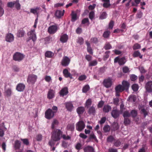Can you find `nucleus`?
Returning a JSON list of instances; mask_svg holds the SVG:
<instances>
[{"instance_id": "obj_1", "label": "nucleus", "mask_w": 152, "mask_h": 152, "mask_svg": "<svg viewBox=\"0 0 152 152\" xmlns=\"http://www.w3.org/2000/svg\"><path fill=\"white\" fill-rule=\"evenodd\" d=\"M62 133V132L60 129H54L51 132V138L55 141H58L61 139Z\"/></svg>"}, {"instance_id": "obj_2", "label": "nucleus", "mask_w": 152, "mask_h": 152, "mask_svg": "<svg viewBox=\"0 0 152 152\" xmlns=\"http://www.w3.org/2000/svg\"><path fill=\"white\" fill-rule=\"evenodd\" d=\"M27 35L29 36V37L27 39V42L29 41L31 39L34 42L36 41L37 38L34 29L31 30L28 32Z\"/></svg>"}, {"instance_id": "obj_3", "label": "nucleus", "mask_w": 152, "mask_h": 152, "mask_svg": "<svg viewBox=\"0 0 152 152\" xmlns=\"http://www.w3.org/2000/svg\"><path fill=\"white\" fill-rule=\"evenodd\" d=\"M25 57V55L20 53L16 52L13 56V60L16 61L20 62L22 61Z\"/></svg>"}, {"instance_id": "obj_4", "label": "nucleus", "mask_w": 152, "mask_h": 152, "mask_svg": "<svg viewBox=\"0 0 152 152\" xmlns=\"http://www.w3.org/2000/svg\"><path fill=\"white\" fill-rule=\"evenodd\" d=\"M37 76L34 74H31L28 75L27 78V82L29 84H34L36 81Z\"/></svg>"}, {"instance_id": "obj_5", "label": "nucleus", "mask_w": 152, "mask_h": 152, "mask_svg": "<svg viewBox=\"0 0 152 152\" xmlns=\"http://www.w3.org/2000/svg\"><path fill=\"white\" fill-rule=\"evenodd\" d=\"M85 127L84 122L82 120H80L76 124V129L79 131H81Z\"/></svg>"}, {"instance_id": "obj_6", "label": "nucleus", "mask_w": 152, "mask_h": 152, "mask_svg": "<svg viewBox=\"0 0 152 152\" xmlns=\"http://www.w3.org/2000/svg\"><path fill=\"white\" fill-rule=\"evenodd\" d=\"M126 61V60L125 57L120 58L119 56H118L115 58L114 59V63L118 62L120 66L124 64Z\"/></svg>"}, {"instance_id": "obj_7", "label": "nucleus", "mask_w": 152, "mask_h": 152, "mask_svg": "<svg viewBox=\"0 0 152 152\" xmlns=\"http://www.w3.org/2000/svg\"><path fill=\"white\" fill-rule=\"evenodd\" d=\"M54 114L52 110L48 109L45 112V117L48 119H50L54 117Z\"/></svg>"}, {"instance_id": "obj_8", "label": "nucleus", "mask_w": 152, "mask_h": 152, "mask_svg": "<svg viewBox=\"0 0 152 152\" xmlns=\"http://www.w3.org/2000/svg\"><path fill=\"white\" fill-rule=\"evenodd\" d=\"M58 29L57 25L55 24L50 26L48 30V33L50 34H54L56 32Z\"/></svg>"}, {"instance_id": "obj_9", "label": "nucleus", "mask_w": 152, "mask_h": 152, "mask_svg": "<svg viewBox=\"0 0 152 152\" xmlns=\"http://www.w3.org/2000/svg\"><path fill=\"white\" fill-rule=\"evenodd\" d=\"M70 59L67 56H64L61 60V65L64 66L68 65L70 61Z\"/></svg>"}, {"instance_id": "obj_10", "label": "nucleus", "mask_w": 152, "mask_h": 152, "mask_svg": "<svg viewBox=\"0 0 152 152\" xmlns=\"http://www.w3.org/2000/svg\"><path fill=\"white\" fill-rule=\"evenodd\" d=\"M115 95L116 96H120V93L124 91L122 85H118L115 88Z\"/></svg>"}, {"instance_id": "obj_11", "label": "nucleus", "mask_w": 152, "mask_h": 152, "mask_svg": "<svg viewBox=\"0 0 152 152\" xmlns=\"http://www.w3.org/2000/svg\"><path fill=\"white\" fill-rule=\"evenodd\" d=\"M42 11V10L40 7H37L35 8L31 9L30 12L31 13L34 15H36L37 16H38L39 13Z\"/></svg>"}, {"instance_id": "obj_12", "label": "nucleus", "mask_w": 152, "mask_h": 152, "mask_svg": "<svg viewBox=\"0 0 152 152\" xmlns=\"http://www.w3.org/2000/svg\"><path fill=\"white\" fill-rule=\"evenodd\" d=\"M103 84L104 86L107 88L110 87L112 85V80L110 78H108L104 79Z\"/></svg>"}, {"instance_id": "obj_13", "label": "nucleus", "mask_w": 152, "mask_h": 152, "mask_svg": "<svg viewBox=\"0 0 152 152\" xmlns=\"http://www.w3.org/2000/svg\"><path fill=\"white\" fill-rule=\"evenodd\" d=\"M146 90L149 93L152 92V81H148L145 85Z\"/></svg>"}, {"instance_id": "obj_14", "label": "nucleus", "mask_w": 152, "mask_h": 152, "mask_svg": "<svg viewBox=\"0 0 152 152\" xmlns=\"http://www.w3.org/2000/svg\"><path fill=\"white\" fill-rule=\"evenodd\" d=\"M25 85L23 83H19L17 85L16 90L19 92H23L25 89Z\"/></svg>"}, {"instance_id": "obj_15", "label": "nucleus", "mask_w": 152, "mask_h": 152, "mask_svg": "<svg viewBox=\"0 0 152 152\" xmlns=\"http://www.w3.org/2000/svg\"><path fill=\"white\" fill-rule=\"evenodd\" d=\"M111 115L114 118H116L120 115L119 111L116 109H113L111 112Z\"/></svg>"}, {"instance_id": "obj_16", "label": "nucleus", "mask_w": 152, "mask_h": 152, "mask_svg": "<svg viewBox=\"0 0 152 152\" xmlns=\"http://www.w3.org/2000/svg\"><path fill=\"white\" fill-rule=\"evenodd\" d=\"M88 108V113L89 115H94L96 114V111L95 107L93 105Z\"/></svg>"}, {"instance_id": "obj_17", "label": "nucleus", "mask_w": 152, "mask_h": 152, "mask_svg": "<svg viewBox=\"0 0 152 152\" xmlns=\"http://www.w3.org/2000/svg\"><path fill=\"white\" fill-rule=\"evenodd\" d=\"M69 93L68 88L66 87L63 88L59 92L61 96H64L67 95Z\"/></svg>"}, {"instance_id": "obj_18", "label": "nucleus", "mask_w": 152, "mask_h": 152, "mask_svg": "<svg viewBox=\"0 0 152 152\" xmlns=\"http://www.w3.org/2000/svg\"><path fill=\"white\" fill-rule=\"evenodd\" d=\"M63 74L65 77H69L70 79L72 78V75L69 72L67 69H65L63 70Z\"/></svg>"}, {"instance_id": "obj_19", "label": "nucleus", "mask_w": 152, "mask_h": 152, "mask_svg": "<svg viewBox=\"0 0 152 152\" xmlns=\"http://www.w3.org/2000/svg\"><path fill=\"white\" fill-rule=\"evenodd\" d=\"M13 35L11 33L7 34L6 36V40L7 41L11 42L14 40Z\"/></svg>"}, {"instance_id": "obj_20", "label": "nucleus", "mask_w": 152, "mask_h": 152, "mask_svg": "<svg viewBox=\"0 0 152 152\" xmlns=\"http://www.w3.org/2000/svg\"><path fill=\"white\" fill-rule=\"evenodd\" d=\"M25 34V32L22 28H20L18 30L16 35L18 37H23Z\"/></svg>"}, {"instance_id": "obj_21", "label": "nucleus", "mask_w": 152, "mask_h": 152, "mask_svg": "<svg viewBox=\"0 0 152 152\" xmlns=\"http://www.w3.org/2000/svg\"><path fill=\"white\" fill-rule=\"evenodd\" d=\"M55 92L52 89H50L48 91L47 94V98L49 99H51L55 96Z\"/></svg>"}, {"instance_id": "obj_22", "label": "nucleus", "mask_w": 152, "mask_h": 152, "mask_svg": "<svg viewBox=\"0 0 152 152\" xmlns=\"http://www.w3.org/2000/svg\"><path fill=\"white\" fill-rule=\"evenodd\" d=\"M65 105L66 109L68 111L71 112L72 110L73 106L72 103L70 102H66L65 103Z\"/></svg>"}, {"instance_id": "obj_23", "label": "nucleus", "mask_w": 152, "mask_h": 152, "mask_svg": "<svg viewBox=\"0 0 152 152\" xmlns=\"http://www.w3.org/2000/svg\"><path fill=\"white\" fill-rule=\"evenodd\" d=\"M21 145V142L18 140H16L14 143V147L15 150L20 149Z\"/></svg>"}, {"instance_id": "obj_24", "label": "nucleus", "mask_w": 152, "mask_h": 152, "mask_svg": "<svg viewBox=\"0 0 152 152\" xmlns=\"http://www.w3.org/2000/svg\"><path fill=\"white\" fill-rule=\"evenodd\" d=\"M64 10H63L62 12L61 10H57L56 11L55 15L57 17L59 18L64 15Z\"/></svg>"}, {"instance_id": "obj_25", "label": "nucleus", "mask_w": 152, "mask_h": 152, "mask_svg": "<svg viewBox=\"0 0 152 152\" xmlns=\"http://www.w3.org/2000/svg\"><path fill=\"white\" fill-rule=\"evenodd\" d=\"M68 39V37L66 34H64L62 35L60 38V41L62 43L66 42Z\"/></svg>"}, {"instance_id": "obj_26", "label": "nucleus", "mask_w": 152, "mask_h": 152, "mask_svg": "<svg viewBox=\"0 0 152 152\" xmlns=\"http://www.w3.org/2000/svg\"><path fill=\"white\" fill-rule=\"evenodd\" d=\"M85 152H94V149L92 146H87L84 148Z\"/></svg>"}, {"instance_id": "obj_27", "label": "nucleus", "mask_w": 152, "mask_h": 152, "mask_svg": "<svg viewBox=\"0 0 152 152\" xmlns=\"http://www.w3.org/2000/svg\"><path fill=\"white\" fill-rule=\"evenodd\" d=\"M122 87L124 90H127L129 86V82L126 81H123L122 82Z\"/></svg>"}, {"instance_id": "obj_28", "label": "nucleus", "mask_w": 152, "mask_h": 152, "mask_svg": "<svg viewBox=\"0 0 152 152\" xmlns=\"http://www.w3.org/2000/svg\"><path fill=\"white\" fill-rule=\"evenodd\" d=\"M85 110V108L83 107H78L76 110L77 113L79 115L83 114Z\"/></svg>"}, {"instance_id": "obj_29", "label": "nucleus", "mask_w": 152, "mask_h": 152, "mask_svg": "<svg viewBox=\"0 0 152 152\" xmlns=\"http://www.w3.org/2000/svg\"><path fill=\"white\" fill-rule=\"evenodd\" d=\"M12 92L11 89L8 88L5 90L4 92V95L7 97H10L12 95Z\"/></svg>"}, {"instance_id": "obj_30", "label": "nucleus", "mask_w": 152, "mask_h": 152, "mask_svg": "<svg viewBox=\"0 0 152 152\" xmlns=\"http://www.w3.org/2000/svg\"><path fill=\"white\" fill-rule=\"evenodd\" d=\"M111 109V107L108 105H105L103 108V111L106 113H108Z\"/></svg>"}, {"instance_id": "obj_31", "label": "nucleus", "mask_w": 152, "mask_h": 152, "mask_svg": "<svg viewBox=\"0 0 152 152\" xmlns=\"http://www.w3.org/2000/svg\"><path fill=\"white\" fill-rule=\"evenodd\" d=\"M136 99V97L135 95H131L128 98L127 101L131 102H134L135 101Z\"/></svg>"}, {"instance_id": "obj_32", "label": "nucleus", "mask_w": 152, "mask_h": 152, "mask_svg": "<svg viewBox=\"0 0 152 152\" xmlns=\"http://www.w3.org/2000/svg\"><path fill=\"white\" fill-rule=\"evenodd\" d=\"M132 56L134 58L139 57L141 59H142V55H141L139 51H134L133 53Z\"/></svg>"}, {"instance_id": "obj_33", "label": "nucleus", "mask_w": 152, "mask_h": 152, "mask_svg": "<svg viewBox=\"0 0 152 152\" xmlns=\"http://www.w3.org/2000/svg\"><path fill=\"white\" fill-rule=\"evenodd\" d=\"M54 53L51 51H47L45 54V56L46 57L48 58H51L53 56Z\"/></svg>"}, {"instance_id": "obj_34", "label": "nucleus", "mask_w": 152, "mask_h": 152, "mask_svg": "<svg viewBox=\"0 0 152 152\" xmlns=\"http://www.w3.org/2000/svg\"><path fill=\"white\" fill-rule=\"evenodd\" d=\"M72 16L71 21L72 22H74L76 21L77 19V13L74 11H72L71 14Z\"/></svg>"}, {"instance_id": "obj_35", "label": "nucleus", "mask_w": 152, "mask_h": 152, "mask_svg": "<svg viewBox=\"0 0 152 152\" xmlns=\"http://www.w3.org/2000/svg\"><path fill=\"white\" fill-rule=\"evenodd\" d=\"M21 140L23 144L26 146H28L29 145V142L27 138L20 139Z\"/></svg>"}, {"instance_id": "obj_36", "label": "nucleus", "mask_w": 152, "mask_h": 152, "mask_svg": "<svg viewBox=\"0 0 152 152\" xmlns=\"http://www.w3.org/2000/svg\"><path fill=\"white\" fill-rule=\"evenodd\" d=\"M74 129L75 126L74 124H69L67 126V129L68 130L73 131H74Z\"/></svg>"}, {"instance_id": "obj_37", "label": "nucleus", "mask_w": 152, "mask_h": 152, "mask_svg": "<svg viewBox=\"0 0 152 152\" xmlns=\"http://www.w3.org/2000/svg\"><path fill=\"white\" fill-rule=\"evenodd\" d=\"M92 103V100L91 99H87L85 104V106L87 108H88L89 106Z\"/></svg>"}, {"instance_id": "obj_38", "label": "nucleus", "mask_w": 152, "mask_h": 152, "mask_svg": "<svg viewBox=\"0 0 152 152\" xmlns=\"http://www.w3.org/2000/svg\"><path fill=\"white\" fill-rule=\"evenodd\" d=\"M107 14L105 12H102L99 17V19L103 20L105 19L107 16Z\"/></svg>"}, {"instance_id": "obj_39", "label": "nucleus", "mask_w": 152, "mask_h": 152, "mask_svg": "<svg viewBox=\"0 0 152 152\" xmlns=\"http://www.w3.org/2000/svg\"><path fill=\"white\" fill-rule=\"evenodd\" d=\"M147 109H145L144 108L142 107L141 109V113L144 114L145 117H146L148 114V112Z\"/></svg>"}, {"instance_id": "obj_40", "label": "nucleus", "mask_w": 152, "mask_h": 152, "mask_svg": "<svg viewBox=\"0 0 152 152\" xmlns=\"http://www.w3.org/2000/svg\"><path fill=\"white\" fill-rule=\"evenodd\" d=\"M58 124V121L56 119H54L52 123L51 128L52 129H54L55 128L56 126Z\"/></svg>"}, {"instance_id": "obj_41", "label": "nucleus", "mask_w": 152, "mask_h": 152, "mask_svg": "<svg viewBox=\"0 0 152 152\" xmlns=\"http://www.w3.org/2000/svg\"><path fill=\"white\" fill-rule=\"evenodd\" d=\"M57 141H55L51 137V139L48 142V144L51 147H52L55 145L56 142Z\"/></svg>"}, {"instance_id": "obj_42", "label": "nucleus", "mask_w": 152, "mask_h": 152, "mask_svg": "<svg viewBox=\"0 0 152 152\" xmlns=\"http://www.w3.org/2000/svg\"><path fill=\"white\" fill-rule=\"evenodd\" d=\"M110 32L109 31H107L104 32L103 34V37L106 38H107L110 36Z\"/></svg>"}, {"instance_id": "obj_43", "label": "nucleus", "mask_w": 152, "mask_h": 152, "mask_svg": "<svg viewBox=\"0 0 152 152\" xmlns=\"http://www.w3.org/2000/svg\"><path fill=\"white\" fill-rule=\"evenodd\" d=\"M112 48V45L109 42H107L104 47V48L105 50H108L111 49Z\"/></svg>"}, {"instance_id": "obj_44", "label": "nucleus", "mask_w": 152, "mask_h": 152, "mask_svg": "<svg viewBox=\"0 0 152 152\" xmlns=\"http://www.w3.org/2000/svg\"><path fill=\"white\" fill-rule=\"evenodd\" d=\"M90 87L88 85H86L84 86L82 89V91L83 93H86L89 89Z\"/></svg>"}, {"instance_id": "obj_45", "label": "nucleus", "mask_w": 152, "mask_h": 152, "mask_svg": "<svg viewBox=\"0 0 152 152\" xmlns=\"http://www.w3.org/2000/svg\"><path fill=\"white\" fill-rule=\"evenodd\" d=\"M121 141L119 140H115V142L114 143V145L116 147H118L121 145Z\"/></svg>"}, {"instance_id": "obj_46", "label": "nucleus", "mask_w": 152, "mask_h": 152, "mask_svg": "<svg viewBox=\"0 0 152 152\" xmlns=\"http://www.w3.org/2000/svg\"><path fill=\"white\" fill-rule=\"evenodd\" d=\"M107 140L108 142H112L115 140V139L113 136L110 135L107 137Z\"/></svg>"}, {"instance_id": "obj_47", "label": "nucleus", "mask_w": 152, "mask_h": 152, "mask_svg": "<svg viewBox=\"0 0 152 152\" xmlns=\"http://www.w3.org/2000/svg\"><path fill=\"white\" fill-rule=\"evenodd\" d=\"M130 114L132 117L135 118L137 115V111L135 110H132Z\"/></svg>"}, {"instance_id": "obj_48", "label": "nucleus", "mask_w": 152, "mask_h": 152, "mask_svg": "<svg viewBox=\"0 0 152 152\" xmlns=\"http://www.w3.org/2000/svg\"><path fill=\"white\" fill-rule=\"evenodd\" d=\"M97 64V62L96 60H94L91 61L89 63V66H94L96 65Z\"/></svg>"}, {"instance_id": "obj_49", "label": "nucleus", "mask_w": 152, "mask_h": 152, "mask_svg": "<svg viewBox=\"0 0 152 152\" xmlns=\"http://www.w3.org/2000/svg\"><path fill=\"white\" fill-rule=\"evenodd\" d=\"M123 116L124 118L126 117H129L131 116L130 113L128 111H126L124 112Z\"/></svg>"}, {"instance_id": "obj_50", "label": "nucleus", "mask_w": 152, "mask_h": 152, "mask_svg": "<svg viewBox=\"0 0 152 152\" xmlns=\"http://www.w3.org/2000/svg\"><path fill=\"white\" fill-rule=\"evenodd\" d=\"M103 130L105 132H107L110 131V127L108 125L105 126L103 129Z\"/></svg>"}, {"instance_id": "obj_51", "label": "nucleus", "mask_w": 152, "mask_h": 152, "mask_svg": "<svg viewBox=\"0 0 152 152\" xmlns=\"http://www.w3.org/2000/svg\"><path fill=\"white\" fill-rule=\"evenodd\" d=\"M140 45L138 43L135 44L133 46V49L134 50L140 49Z\"/></svg>"}, {"instance_id": "obj_52", "label": "nucleus", "mask_w": 152, "mask_h": 152, "mask_svg": "<svg viewBox=\"0 0 152 152\" xmlns=\"http://www.w3.org/2000/svg\"><path fill=\"white\" fill-rule=\"evenodd\" d=\"M77 42L80 45H82L84 43V39L82 37H79L77 40Z\"/></svg>"}, {"instance_id": "obj_53", "label": "nucleus", "mask_w": 152, "mask_h": 152, "mask_svg": "<svg viewBox=\"0 0 152 152\" xmlns=\"http://www.w3.org/2000/svg\"><path fill=\"white\" fill-rule=\"evenodd\" d=\"M131 122V121L129 119L124 118V123L125 125L127 126Z\"/></svg>"}, {"instance_id": "obj_54", "label": "nucleus", "mask_w": 152, "mask_h": 152, "mask_svg": "<svg viewBox=\"0 0 152 152\" xmlns=\"http://www.w3.org/2000/svg\"><path fill=\"white\" fill-rule=\"evenodd\" d=\"M132 88L134 91H137L138 89V85L136 84H133L132 86Z\"/></svg>"}, {"instance_id": "obj_55", "label": "nucleus", "mask_w": 152, "mask_h": 152, "mask_svg": "<svg viewBox=\"0 0 152 152\" xmlns=\"http://www.w3.org/2000/svg\"><path fill=\"white\" fill-rule=\"evenodd\" d=\"M94 13L93 11L89 13V18L92 20L93 19H94Z\"/></svg>"}, {"instance_id": "obj_56", "label": "nucleus", "mask_w": 152, "mask_h": 152, "mask_svg": "<svg viewBox=\"0 0 152 152\" xmlns=\"http://www.w3.org/2000/svg\"><path fill=\"white\" fill-rule=\"evenodd\" d=\"M122 70L124 73H127L130 71L129 68L126 66L124 67L123 68Z\"/></svg>"}, {"instance_id": "obj_57", "label": "nucleus", "mask_w": 152, "mask_h": 152, "mask_svg": "<svg viewBox=\"0 0 152 152\" xmlns=\"http://www.w3.org/2000/svg\"><path fill=\"white\" fill-rule=\"evenodd\" d=\"M113 128L114 130H118L119 128L118 124L117 123H114L112 125Z\"/></svg>"}, {"instance_id": "obj_58", "label": "nucleus", "mask_w": 152, "mask_h": 152, "mask_svg": "<svg viewBox=\"0 0 152 152\" xmlns=\"http://www.w3.org/2000/svg\"><path fill=\"white\" fill-rule=\"evenodd\" d=\"M15 5L16 8L18 10H20V5L19 4V1H18L17 0L16 1H15Z\"/></svg>"}, {"instance_id": "obj_59", "label": "nucleus", "mask_w": 152, "mask_h": 152, "mask_svg": "<svg viewBox=\"0 0 152 152\" xmlns=\"http://www.w3.org/2000/svg\"><path fill=\"white\" fill-rule=\"evenodd\" d=\"M91 42L94 43L96 44L98 42V39L96 37L91 38Z\"/></svg>"}, {"instance_id": "obj_60", "label": "nucleus", "mask_w": 152, "mask_h": 152, "mask_svg": "<svg viewBox=\"0 0 152 152\" xmlns=\"http://www.w3.org/2000/svg\"><path fill=\"white\" fill-rule=\"evenodd\" d=\"M15 1L9 2L7 4V6L10 8L13 7L15 5Z\"/></svg>"}, {"instance_id": "obj_61", "label": "nucleus", "mask_w": 152, "mask_h": 152, "mask_svg": "<svg viewBox=\"0 0 152 152\" xmlns=\"http://www.w3.org/2000/svg\"><path fill=\"white\" fill-rule=\"evenodd\" d=\"M87 78L86 76L85 75H81L79 77L78 80L80 81H82L85 80Z\"/></svg>"}, {"instance_id": "obj_62", "label": "nucleus", "mask_w": 152, "mask_h": 152, "mask_svg": "<svg viewBox=\"0 0 152 152\" xmlns=\"http://www.w3.org/2000/svg\"><path fill=\"white\" fill-rule=\"evenodd\" d=\"M146 145H142V147L140 148L138 152H145Z\"/></svg>"}, {"instance_id": "obj_63", "label": "nucleus", "mask_w": 152, "mask_h": 152, "mask_svg": "<svg viewBox=\"0 0 152 152\" xmlns=\"http://www.w3.org/2000/svg\"><path fill=\"white\" fill-rule=\"evenodd\" d=\"M137 77L134 75H132L130 76V79L132 81H134L137 79Z\"/></svg>"}, {"instance_id": "obj_64", "label": "nucleus", "mask_w": 152, "mask_h": 152, "mask_svg": "<svg viewBox=\"0 0 152 152\" xmlns=\"http://www.w3.org/2000/svg\"><path fill=\"white\" fill-rule=\"evenodd\" d=\"M114 26V22L113 20H111L109 24V29H112Z\"/></svg>"}]
</instances>
